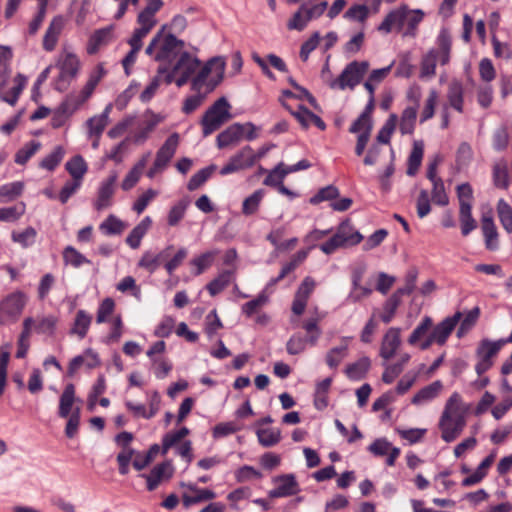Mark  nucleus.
Instances as JSON below:
<instances>
[{"instance_id": "1", "label": "nucleus", "mask_w": 512, "mask_h": 512, "mask_svg": "<svg viewBox=\"0 0 512 512\" xmlns=\"http://www.w3.org/2000/svg\"><path fill=\"white\" fill-rule=\"evenodd\" d=\"M468 411L469 406L462 401L459 393L454 392L448 398L438 422L443 441L451 443L461 435L466 426Z\"/></svg>"}, {"instance_id": "2", "label": "nucleus", "mask_w": 512, "mask_h": 512, "mask_svg": "<svg viewBox=\"0 0 512 512\" xmlns=\"http://www.w3.org/2000/svg\"><path fill=\"white\" fill-rule=\"evenodd\" d=\"M436 43L438 48H432L425 53L420 62L421 79H432L436 75V65H447L451 54V35L447 28H442L437 36Z\"/></svg>"}, {"instance_id": "3", "label": "nucleus", "mask_w": 512, "mask_h": 512, "mask_svg": "<svg viewBox=\"0 0 512 512\" xmlns=\"http://www.w3.org/2000/svg\"><path fill=\"white\" fill-rule=\"evenodd\" d=\"M165 29L166 26H162L145 50L146 54L155 61L170 62L178 54L182 53L184 48V42L177 39L173 34L165 33Z\"/></svg>"}, {"instance_id": "4", "label": "nucleus", "mask_w": 512, "mask_h": 512, "mask_svg": "<svg viewBox=\"0 0 512 512\" xmlns=\"http://www.w3.org/2000/svg\"><path fill=\"white\" fill-rule=\"evenodd\" d=\"M11 58V49L7 46H0V79H2V82L0 83V99L11 106H14L26 85L27 78L22 74H17L14 78L15 85L11 91L9 93L4 92L6 78L10 73L9 62Z\"/></svg>"}, {"instance_id": "5", "label": "nucleus", "mask_w": 512, "mask_h": 512, "mask_svg": "<svg viewBox=\"0 0 512 512\" xmlns=\"http://www.w3.org/2000/svg\"><path fill=\"white\" fill-rule=\"evenodd\" d=\"M362 240L363 235L354 228L349 220H346L338 226L335 234L328 241L319 246V249L326 255H330L340 248L355 246Z\"/></svg>"}, {"instance_id": "6", "label": "nucleus", "mask_w": 512, "mask_h": 512, "mask_svg": "<svg viewBox=\"0 0 512 512\" xmlns=\"http://www.w3.org/2000/svg\"><path fill=\"white\" fill-rule=\"evenodd\" d=\"M230 109L231 105L227 99L221 97L205 112L201 120L202 133L205 137L218 130L232 118Z\"/></svg>"}, {"instance_id": "7", "label": "nucleus", "mask_w": 512, "mask_h": 512, "mask_svg": "<svg viewBox=\"0 0 512 512\" xmlns=\"http://www.w3.org/2000/svg\"><path fill=\"white\" fill-rule=\"evenodd\" d=\"M508 343L509 342L506 341L505 338L498 340L484 338L479 342L475 350V356L477 359L475 371L479 376L493 366L494 358L498 355L502 347Z\"/></svg>"}, {"instance_id": "8", "label": "nucleus", "mask_w": 512, "mask_h": 512, "mask_svg": "<svg viewBox=\"0 0 512 512\" xmlns=\"http://www.w3.org/2000/svg\"><path fill=\"white\" fill-rule=\"evenodd\" d=\"M369 69L367 61H352L349 63L336 79L330 80L329 86L332 89L345 90L354 89L363 79Z\"/></svg>"}, {"instance_id": "9", "label": "nucleus", "mask_w": 512, "mask_h": 512, "mask_svg": "<svg viewBox=\"0 0 512 512\" xmlns=\"http://www.w3.org/2000/svg\"><path fill=\"white\" fill-rule=\"evenodd\" d=\"M80 66L81 63L78 56L72 51L64 49L57 61L60 73L54 85L55 89L64 91L68 83L77 76Z\"/></svg>"}, {"instance_id": "10", "label": "nucleus", "mask_w": 512, "mask_h": 512, "mask_svg": "<svg viewBox=\"0 0 512 512\" xmlns=\"http://www.w3.org/2000/svg\"><path fill=\"white\" fill-rule=\"evenodd\" d=\"M461 318V312H456L453 316L446 317L433 327L431 333L421 342L420 348L426 350L433 344L444 345Z\"/></svg>"}, {"instance_id": "11", "label": "nucleus", "mask_w": 512, "mask_h": 512, "mask_svg": "<svg viewBox=\"0 0 512 512\" xmlns=\"http://www.w3.org/2000/svg\"><path fill=\"white\" fill-rule=\"evenodd\" d=\"M158 2L146 1L145 7L140 10L137 16L138 27L134 30L132 36L143 39L157 24L156 14L162 8Z\"/></svg>"}, {"instance_id": "12", "label": "nucleus", "mask_w": 512, "mask_h": 512, "mask_svg": "<svg viewBox=\"0 0 512 512\" xmlns=\"http://www.w3.org/2000/svg\"><path fill=\"white\" fill-rule=\"evenodd\" d=\"M274 488L268 492L271 499L285 498L297 495L300 491V485L294 474H282L272 478Z\"/></svg>"}, {"instance_id": "13", "label": "nucleus", "mask_w": 512, "mask_h": 512, "mask_svg": "<svg viewBox=\"0 0 512 512\" xmlns=\"http://www.w3.org/2000/svg\"><path fill=\"white\" fill-rule=\"evenodd\" d=\"M254 165V150L251 146L246 145L229 158L228 162L221 168L220 174L222 176L229 175L251 168Z\"/></svg>"}, {"instance_id": "14", "label": "nucleus", "mask_w": 512, "mask_h": 512, "mask_svg": "<svg viewBox=\"0 0 512 512\" xmlns=\"http://www.w3.org/2000/svg\"><path fill=\"white\" fill-rule=\"evenodd\" d=\"M225 66L226 63L223 57L212 58L193 79V89L200 90L210 74H213L217 78L216 82L211 87V89H213L223 79Z\"/></svg>"}, {"instance_id": "15", "label": "nucleus", "mask_w": 512, "mask_h": 512, "mask_svg": "<svg viewBox=\"0 0 512 512\" xmlns=\"http://www.w3.org/2000/svg\"><path fill=\"white\" fill-rule=\"evenodd\" d=\"M26 304V296L15 292L7 296L0 304V323L6 319L16 320Z\"/></svg>"}, {"instance_id": "16", "label": "nucleus", "mask_w": 512, "mask_h": 512, "mask_svg": "<svg viewBox=\"0 0 512 512\" xmlns=\"http://www.w3.org/2000/svg\"><path fill=\"white\" fill-rule=\"evenodd\" d=\"M117 180L118 174L113 171L100 183L97 191V198L94 202V208L97 211L104 210L112 205Z\"/></svg>"}, {"instance_id": "17", "label": "nucleus", "mask_w": 512, "mask_h": 512, "mask_svg": "<svg viewBox=\"0 0 512 512\" xmlns=\"http://www.w3.org/2000/svg\"><path fill=\"white\" fill-rule=\"evenodd\" d=\"M401 329L390 327L382 337L379 356L386 362L392 359L401 346Z\"/></svg>"}, {"instance_id": "18", "label": "nucleus", "mask_w": 512, "mask_h": 512, "mask_svg": "<svg viewBox=\"0 0 512 512\" xmlns=\"http://www.w3.org/2000/svg\"><path fill=\"white\" fill-rule=\"evenodd\" d=\"M180 486L185 489L182 494V502L185 508L204 501L213 500L216 497L214 491L207 488H199L192 483L182 482Z\"/></svg>"}, {"instance_id": "19", "label": "nucleus", "mask_w": 512, "mask_h": 512, "mask_svg": "<svg viewBox=\"0 0 512 512\" xmlns=\"http://www.w3.org/2000/svg\"><path fill=\"white\" fill-rule=\"evenodd\" d=\"M199 66V59L193 57L190 53L183 51L180 53L179 59L172 71L167 73L165 81L167 84H170L173 81L175 74H185L191 77Z\"/></svg>"}, {"instance_id": "20", "label": "nucleus", "mask_w": 512, "mask_h": 512, "mask_svg": "<svg viewBox=\"0 0 512 512\" xmlns=\"http://www.w3.org/2000/svg\"><path fill=\"white\" fill-rule=\"evenodd\" d=\"M316 287V281L307 276L299 285L292 303V312L301 315L305 311L308 299Z\"/></svg>"}, {"instance_id": "21", "label": "nucleus", "mask_w": 512, "mask_h": 512, "mask_svg": "<svg viewBox=\"0 0 512 512\" xmlns=\"http://www.w3.org/2000/svg\"><path fill=\"white\" fill-rule=\"evenodd\" d=\"M174 473L171 461H165L153 467L149 474H142L147 481V489L155 490L163 481L169 480Z\"/></svg>"}, {"instance_id": "22", "label": "nucleus", "mask_w": 512, "mask_h": 512, "mask_svg": "<svg viewBox=\"0 0 512 512\" xmlns=\"http://www.w3.org/2000/svg\"><path fill=\"white\" fill-rule=\"evenodd\" d=\"M178 144L179 135L177 133H173L166 139L164 144L156 153L154 162L157 163V167H163L165 169L168 166L169 162L176 153Z\"/></svg>"}, {"instance_id": "23", "label": "nucleus", "mask_w": 512, "mask_h": 512, "mask_svg": "<svg viewBox=\"0 0 512 512\" xmlns=\"http://www.w3.org/2000/svg\"><path fill=\"white\" fill-rule=\"evenodd\" d=\"M64 25L65 20L62 16H55L51 20L43 37L42 45L44 50L51 52L55 49L59 36L64 28Z\"/></svg>"}, {"instance_id": "24", "label": "nucleus", "mask_w": 512, "mask_h": 512, "mask_svg": "<svg viewBox=\"0 0 512 512\" xmlns=\"http://www.w3.org/2000/svg\"><path fill=\"white\" fill-rule=\"evenodd\" d=\"M481 229L485 239V246L488 250L494 251L499 247L498 232L491 213L483 214Z\"/></svg>"}, {"instance_id": "25", "label": "nucleus", "mask_w": 512, "mask_h": 512, "mask_svg": "<svg viewBox=\"0 0 512 512\" xmlns=\"http://www.w3.org/2000/svg\"><path fill=\"white\" fill-rule=\"evenodd\" d=\"M113 30V25L96 30L88 41L87 53L90 55L96 54L101 47L111 42L113 39Z\"/></svg>"}, {"instance_id": "26", "label": "nucleus", "mask_w": 512, "mask_h": 512, "mask_svg": "<svg viewBox=\"0 0 512 512\" xmlns=\"http://www.w3.org/2000/svg\"><path fill=\"white\" fill-rule=\"evenodd\" d=\"M83 365L89 369L99 366L98 354L91 349H87L82 355L74 357L68 365V375L73 376Z\"/></svg>"}, {"instance_id": "27", "label": "nucleus", "mask_w": 512, "mask_h": 512, "mask_svg": "<svg viewBox=\"0 0 512 512\" xmlns=\"http://www.w3.org/2000/svg\"><path fill=\"white\" fill-rule=\"evenodd\" d=\"M112 111V104H108L103 112L89 118L86 122L88 136L101 137L103 131L109 123V116Z\"/></svg>"}, {"instance_id": "28", "label": "nucleus", "mask_w": 512, "mask_h": 512, "mask_svg": "<svg viewBox=\"0 0 512 512\" xmlns=\"http://www.w3.org/2000/svg\"><path fill=\"white\" fill-rule=\"evenodd\" d=\"M405 26V7L392 10L386 15L384 20L378 26V30L384 33H390L393 28L398 30Z\"/></svg>"}, {"instance_id": "29", "label": "nucleus", "mask_w": 512, "mask_h": 512, "mask_svg": "<svg viewBox=\"0 0 512 512\" xmlns=\"http://www.w3.org/2000/svg\"><path fill=\"white\" fill-rule=\"evenodd\" d=\"M243 138V128L240 123H234L217 136V146L225 148L237 144Z\"/></svg>"}, {"instance_id": "30", "label": "nucleus", "mask_w": 512, "mask_h": 512, "mask_svg": "<svg viewBox=\"0 0 512 512\" xmlns=\"http://www.w3.org/2000/svg\"><path fill=\"white\" fill-rule=\"evenodd\" d=\"M364 268L357 269L352 275V290L348 296L350 302L356 303L361 299L368 297L372 293V289L368 286H363L361 283Z\"/></svg>"}, {"instance_id": "31", "label": "nucleus", "mask_w": 512, "mask_h": 512, "mask_svg": "<svg viewBox=\"0 0 512 512\" xmlns=\"http://www.w3.org/2000/svg\"><path fill=\"white\" fill-rule=\"evenodd\" d=\"M152 225L150 216H145L129 233L126 243L132 248L137 249L140 246L142 238L146 235Z\"/></svg>"}, {"instance_id": "32", "label": "nucleus", "mask_w": 512, "mask_h": 512, "mask_svg": "<svg viewBox=\"0 0 512 512\" xmlns=\"http://www.w3.org/2000/svg\"><path fill=\"white\" fill-rule=\"evenodd\" d=\"M443 388L442 382L437 380L420 389L412 398L414 405H421L435 399Z\"/></svg>"}, {"instance_id": "33", "label": "nucleus", "mask_w": 512, "mask_h": 512, "mask_svg": "<svg viewBox=\"0 0 512 512\" xmlns=\"http://www.w3.org/2000/svg\"><path fill=\"white\" fill-rule=\"evenodd\" d=\"M75 403V387L73 384L65 386L63 393L59 400V411L58 414L61 418H67L74 410L73 405Z\"/></svg>"}, {"instance_id": "34", "label": "nucleus", "mask_w": 512, "mask_h": 512, "mask_svg": "<svg viewBox=\"0 0 512 512\" xmlns=\"http://www.w3.org/2000/svg\"><path fill=\"white\" fill-rule=\"evenodd\" d=\"M370 366V359L364 356L358 359L356 362L347 365L345 368V374L351 380H361L366 376Z\"/></svg>"}, {"instance_id": "35", "label": "nucleus", "mask_w": 512, "mask_h": 512, "mask_svg": "<svg viewBox=\"0 0 512 512\" xmlns=\"http://www.w3.org/2000/svg\"><path fill=\"white\" fill-rule=\"evenodd\" d=\"M348 338L342 339V344L331 348L325 356L326 364L331 369H336L348 355Z\"/></svg>"}, {"instance_id": "36", "label": "nucleus", "mask_w": 512, "mask_h": 512, "mask_svg": "<svg viewBox=\"0 0 512 512\" xmlns=\"http://www.w3.org/2000/svg\"><path fill=\"white\" fill-rule=\"evenodd\" d=\"M144 118V127L134 136L135 143H143L154 128L162 121V117L160 115L151 111H147Z\"/></svg>"}, {"instance_id": "37", "label": "nucleus", "mask_w": 512, "mask_h": 512, "mask_svg": "<svg viewBox=\"0 0 512 512\" xmlns=\"http://www.w3.org/2000/svg\"><path fill=\"white\" fill-rule=\"evenodd\" d=\"M332 384L331 378H325L315 385L314 406L318 410H323L328 406V393Z\"/></svg>"}, {"instance_id": "38", "label": "nucleus", "mask_w": 512, "mask_h": 512, "mask_svg": "<svg viewBox=\"0 0 512 512\" xmlns=\"http://www.w3.org/2000/svg\"><path fill=\"white\" fill-rule=\"evenodd\" d=\"M65 169L68 171L72 179L83 182L88 166L82 156L76 155L66 162Z\"/></svg>"}, {"instance_id": "39", "label": "nucleus", "mask_w": 512, "mask_h": 512, "mask_svg": "<svg viewBox=\"0 0 512 512\" xmlns=\"http://www.w3.org/2000/svg\"><path fill=\"white\" fill-rule=\"evenodd\" d=\"M142 40L143 39L137 38L135 36H131L128 40V44L131 46V50L122 60V66L127 76L130 75L131 68L136 62L137 54L142 48Z\"/></svg>"}, {"instance_id": "40", "label": "nucleus", "mask_w": 512, "mask_h": 512, "mask_svg": "<svg viewBox=\"0 0 512 512\" xmlns=\"http://www.w3.org/2000/svg\"><path fill=\"white\" fill-rule=\"evenodd\" d=\"M189 433L190 430L187 427H182L179 430L165 434L162 439V454L165 455L170 448L180 445Z\"/></svg>"}, {"instance_id": "41", "label": "nucleus", "mask_w": 512, "mask_h": 512, "mask_svg": "<svg viewBox=\"0 0 512 512\" xmlns=\"http://www.w3.org/2000/svg\"><path fill=\"white\" fill-rule=\"evenodd\" d=\"M433 326V320L429 316H425L422 318L421 322L415 327L410 336L407 339V342L414 346L418 343L421 344L423 338L428 336V332Z\"/></svg>"}, {"instance_id": "42", "label": "nucleus", "mask_w": 512, "mask_h": 512, "mask_svg": "<svg viewBox=\"0 0 512 512\" xmlns=\"http://www.w3.org/2000/svg\"><path fill=\"white\" fill-rule=\"evenodd\" d=\"M91 322L92 316L86 311H77L71 333L76 334L79 339H83L87 335Z\"/></svg>"}, {"instance_id": "43", "label": "nucleus", "mask_w": 512, "mask_h": 512, "mask_svg": "<svg viewBox=\"0 0 512 512\" xmlns=\"http://www.w3.org/2000/svg\"><path fill=\"white\" fill-rule=\"evenodd\" d=\"M417 118V106H410L403 110L399 122L400 132L405 134H412L415 128Z\"/></svg>"}, {"instance_id": "44", "label": "nucleus", "mask_w": 512, "mask_h": 512, "mask_svg": "<svg viewBox=\"0 0 512 512\" xmlns=\"http://www.w3.org/2000/svg\"><path fill=\"white\" fill-rule=\"evenodd\" d=\"M459 220L463 236H467L477 227L476 220L472 216V207L466 204L459 207Z\"/></svg>"}, {"instance_id": "45", "label": "nucleus", "mask_w": 512, "mask_h": 512, "mask_svg": "<svg viewBox=\"0 0 512 512\" xmlns=\"http://www.w3.org/2000/svg\"><path fill=\"white\" fill-rule=\"evenodd\" d=\"M256 435L263 447H272L281 440V431L277 428H259Z\"/></svg>"}, {"instance_id": "46", "label": "nucleus", "mask_w": 512, "mask_h": 512, "mask_svg": "<svg viewBox=\"0 0 512 512\" xmlns=\"http://www.w3.org/2000/svg\"><path fill=\"white\" fill-rule=\"evenodd\" d=\"M496 209L503 229L507 233H512V207L504 199H500Z\"/></svg>"}, {"instance_id": "47", "label": "nucleus", "mask_w": 512, "mask_h": 512, "mask_svg": "<svg viewBox=\"0 0 512 512\" xmlns=\"http://www.w3.org/2000/svg\"><path fill=\"white\" fill-rule=\"evenodd\" d=\"M264 196L265 191L263 189L254 191L250 196L244 199L242 203V213L246 216L255 214Z\"/></svg>"}, {"instance_id": "48", "label": "nucleus", "mask_w": 512, "mask_h": 512, "mask_svg": "<svg viewBox=\"0 0 512 512\" xmlns=\"http://www.w3.org/2000/svg\"><path fill=\"white\" fill-rule=\"evenodd\" d=\"M189 205L188 200H180L175 203L169 210L167 215V223L171 227H175L184 218L187 207Z\"/></svg>"}, {"instance_id": "49", "label": "nucleus", "mask_w": 512, "mask_h": 512, "mask_svg": "<svg viewBox=\"0 0 512 512\" xmlns=\"http://www.w3.org/2000/svg\"><path fill=\"white\" fill-rule=\"evenodd\" d=\"M65 150L62 146H56L51 153L44 157L39 166L48 171H53L62 161Z\"/></svg>"}, {"instance_id": "50", "label": "nucleus", "mask_w": 512, "mask_h": 512, "mask_svg": "<svg viewBox=\"0 0 512 512\" xmlns=\"http://www.w3.org/2000/svg\"><path fill=\"white\" fill-rule=\"evenodd\" d=\"M100 231L105 235H118L125 229V224L115 215H109L100 225Z\"/></svg>"}, {"instance_id": "51", "label": "nucleus", "mask_w": 512, "mask_h": 512, "mask_svg": "<svg viewBox=\"0 0 512 512\" xmlns=\"http://www.w3.org/2000/svg\"><path fill=\"white\" fill-rule=\"evenodd\" d=\"M37 232L33 227H27L23 231H13L11 238L13 242L19 244L23 248H27L34 244Z\"/></svg>"}, {"instance_id": "52", "label": "nucleus", "mask_w": 512, "mask_h": 512, "mask_svg": "<svg viewBox=\"0 0 512 512\" xmlns=\"http://www.w3.org/2000/svg\"><path fill=\"white\" fill-rule=\"evenodd\" d=\"M63 260L65 264L71 265L74 268H78L83 264H90V260L72 246H67L64 249Z\"/></svg>"}, {"instance_id": "53", "label": "nucleus", "mask_w": 512, "mask_h": 512, "mask_svg": "<svg viewBox=\"0 0 512 512\" xmlns=\"http://www.w3.org/2000/svg\"><path fill=\"white\" fill-rule=\"evenodd\" d=\"M398 116L394 113L390 114L377 135V141L383 144H389L391 135L396 129Z\"/></svg>"}, {"instance_id": "54", "label": "nucleus", "mask_w": 512, "mask_h": 512, "mask_svg": "<svg viewBox=\"0 0 512 512\" xmlns=\"http://www.w3.org/2000/svg\"><path fill=\"white\" fill-rule=\"evenodd\" d=\"M423 153V145L415 142L408 159L407 174L409 176H414L418 171L422 162Z\"/></svg>"}, {"instance_id": "55", "label": "nucleus", "mask_w": 512, "mask_h": 512, "mask_svg": "<svg viewBox=\"0 0 512 512\" xmlns=\"http://www.w3.org/2000/svg\"><path fill=\"white\" fill-rule=\"evenodd\" d=\"M216 166L210 165L208 167H205L201 170H199L197 173H195L189 180L187 184V189L189 191H194L198 189L201 185H203L212 175V173L215 171Z\"/></svg>"}, {"instance_id": "56", "label": "nucleus", "mask_w": 512, "mask_h": 512, "mask_svg": "<svg viewBox=\"0 0 512 512\" xmlns=\"http://www.w3.org/2000/svg\"><path fill=\"white\" fill-rule=\"evenodd\" d=\"M423 17L424 13L421 10H409L405 7V25L407 26V30L404 34L415 36L417 26L423 20Z\"/></svg>"}, {"instance_id": "57", "label": "nucleus", "mask_w": 512, "mask_h": 512, "mask_svg": "<svg viewBox=\"0 0 512 512\" xmlns=\"http://www.w3.org/2000/svg\"><path fill=\"white\" fill-rule=\"evenodd\" d=\"M494 183L497 187L507 189L509 186L508 168L504 161H499L493 169Z\"/></svg>"}, {"instance_id": "58", "label": "nucleus", "mask_w": 512, "mask_h": 512, "mask_svg": "<svg viewBox=\"0 0 512 512\" xmlns=\"http://www.w3.org/2000/svg\"><path fill=\"white\" fill-rule=\"evenodd\" d=\"M41 147L40 142L31 141L19 149L15 155V162L24 165Z\"/></svg>"}, {"instance_id": "59", "label": "nucleus", "mask_w": 512, "mask_h": 512, "mask_svg": "<svg viewBox=\"0 0 512 512\" xmlns=\"http://www.w3.org/2000/svg\"><path fill=\"white\" fill-rule=\"evenodd\" d=\"M230 281L231 272L224 271L207 285V290L209 291L211 296H215L221 291H223L229 285Z\"/></svg>"}, {"instance_id": "60", "label": "nucleus", "mask_w": 512, "mask_h": 512, "mask_svg": "<svg viewBox=\"0 0 512 512\" xmlns=\"http://www.w3.org/2000/svg\"><path fill=\"white\" fill-rule=\"evenodd\" d=\"M92 93H87V88H84L77 94H70L61 104H67V109L73 114L90 96Z\"/></svg>"}, {"instance_id": "61", "label": "nucleus", "mask_w": 512, "mask_h": 512, "mask_svg": "<svg viewBox=\"0 0 512 512\" xmlns=\"http://www.w3.org/2000/svg\"><path fill=\"white\" fill-rule=\"evenodd\" d=\"M448 101L455 110L463 111V90L460 84L453 83L449 86Z\"/></svg>"}, {"instance_id": "62", "label": "nucleus", "mask_w": 512, "mask_h": 512, "mask_svg": "<svg viewBox=\"0 0 512 512\" xmlns=\"http://www.w3.org/2000/svg\"><path fill=\"white\" fill-rule=\"evenodd\" d=\"M215 256L216 252L208 251L192 259L191 265L195 267L194 274H202L207 268H209L212 265Z\"/></svg>"}, {"instance_id": "63", "label": "nucleus", "mask_w": 512, "mask_h": 512, "mask_svg": "<svg viewBox=\"0 0 512 512\" xmlns=\"http://www.w3.org/2000/svg\"><path fill=\"white\" fill-rule=\"evenodd\" d=\"M24 188L22 182H13L0 186V201L12 200L19 196Z\"/></svg>"}, {"instance_id": "64", "label": "nucleus", "mask_w": 512, "mask_h": 512, "mask_svg": "<svg viewBox=\"0 0 512 512\" xmlns=\"http://www.w3.org/2000/svg\"><path fill=\"white\" fill-rule=\"evenodd\" d=\"M25 212V204L20 203L16 206L0 208V221L14 222L18 220Z\"/></svg>"}]
</instances>
